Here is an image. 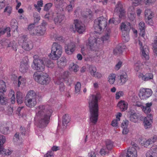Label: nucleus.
<instances>
[{"label": "nucleus", "mask_w": 157, "mask_h": 157, "mask_svg": "<svg viewBox=\"0 0 157 157\" xmlns=\"http://www.w3.org/2000/svg\"><path fill=\"white\" fill-rule=\"evenodd\" d=\"M36 111L35 118L38 121L39 126L40 128L45 127L49 123L52 109L50 107L40 105L36 108Z\"/></svg>", "instance_id": "obj_1"}, {"label": "nucleus", "mask_w": 157, "mask_h": 157, "mask_svg": "<svg viewBox=\"0 0 157 157\" xmlns=\"http://www.w3.org/2000/svg\"><path fill=\"white\" fill-rule=\"evenodd\" d=\"M100 98L98 94L92 95V99L89 102V106L90 113V120L94 124H96L98 119V100Z\"/></svg>", "instance_id": "obj_2"}, {"label": "nucleus", "mask_w": 157, "mask_h": 157, "mask_svg": "<svg viewBox=\"0 0 157 157\" xmlns=\"http://www.w3.org/2000/svg\"><path fill=\"white\" fill-rule=\"evenodd\" d=\"M33 60L31 65L33 69L39 72H42L44 70L45 58H39L37 55L33 56Z\"/></svg>", "instance_id": "obj_3"}, {"label": "nucleus", "mask_w": 157, "mask_h": 157, "mask_svg": "<svg viewBox=\"0 0 157 157\" xmlns=\"http://www.w3.org/2000/svg\"><path fill=\"white\" fill-rule=\"evenodd\" d=\"M36 93L33 90H30L27 94L25 102L26 105L30 108L34 107L36 104Z\"/></svg>", "instance_id": "obj_4"}, {"label": "nucleus", "mask_w": 157, "mask_h": 157, "mask_svg": "<svg viewBox=\"0 0 157 157\" xmlns=\"http://www.w3.org/2000/svg\"><path fill=\"white\" fill-rule=\"evenodd\" d=\"M62 52V48L61 45L56 43H54L50 55V58L53 60L57 59Z\"/></svg>", "instance_id": "obj_5"}, {"label": "nucleus", "mask_w": 157, "mask_h": 157, "mask_svg": "<svg viewBox=\"0 0 157 157\" xmlns=\"http://www.w3.org/2000/svg\"><path fill=\"white\" fill-rule=\"evenodd\" d=\"M18 43L22 48L26 51H29L33 47L32 42L28 40L26 36H22L19 38Z\"/></svg>", "instance_id": "obj_6"}, {"label": "nucleus", "mask_w": 157, "mask_h": 157, "mask_svg": "<svg viewBox=\"0 0 157 157\" xmlns=\"http://www.w3.org/2000/svg\"><path fill=\"white\" fill-rule=\"evenodd\" d=\"M33 76L36 82L42 85H47L48 84L50 81V78L46 74L40 75L35 72L34 73Z\"/></svg>", "instance_id": "obj_7"}, {"label": "nucleus", "mask_w": 157, "mask_h": 157, "mask_svg": "<svg viewBox=\"0 0 157 157\" xmlns=\"http://www.w3.org/2000/svg\"><path fill=\"white\" fill-rule=\"evenodd\" d=\"M106 19L103 17H101L95 19L94 21V27L95 29H99L101 31L106 27Z\"/></svg>", "instance_id": "obj_8"}, {"label": "nucleus", "mask_w": 157, "mask_h": 157, "mask_svg": "<svg viewBox=\"0 0 157 157\" xmlns=\"http://www.w3.org/2000/svg\"><path fill=\"white\" fill-rule=\"evenodd\" d=\"M132 147H129L127 151L126 157H137V150L139 149L137 145L133 142L131 143Z\"/></svg>", "instance_id": "obj_9"}, {"label": "nucleus", "mask_w": 157, "mask_h": 157, "mask_svg": "<svg viewBox=\"0 0 157 157\" xmlns=\"http://www.w3.org/2000/svg\"><path fill=\"white\" fill-rule=\"evenodd\" d=\"M139 44L140 46L142 58L146 60L148 59L149 58V50L148 47L146 45L143 46L142 43L140 40L139 41Z\"/></svg>", "instance_id": "obj_10"}, {"label": "nucleus", "mask_w": 157, "mask_h": 157, "mask_svg": "<svg viewBox=\"0 0 157 157\" xmlns=\"http://www.w3.org/2000/svg\"><path fill=\"white\" fill-rule=\"evenodd\" d=\"M152 94V91L151 89L143 88L140 89L139 96L141 99H144L150 97Z\"/></svg>", "instance_id": "obj_11"}, {"label": "nucleus", "mask_w": 157, "mask_h": 157, "mask_svg": "<svg viewBox=\"0 0 157 157\" xmlns=\"http://www.w3.org/2000/svg\"><path fill=\"white\" fill-rule=\"evenodd\" d=\"M98 38H94L93 39H90L89 40V44L90 49L93 51L98 50L100 45V42L98 41Z\"/></svg>", "instance_id": "obj_12"}, {"label": "nucleus", "mask_w": 157, "mask_h": 157, "mask_svg": "<svg viewBox=\"0 0 157 157\" xmlns=\"http://www.w3.org/2000/svg\"><path fill=\"white\" fill-rule=\"evenodd\" d=\"M74 24L76 30L79 33H82L85 31L86 29L85 27L81 21L78 20H75Z\"/></svg>", "instance_id": "obj_13"}, {"label": "nucleus", "mask_w": 157, "mask_h": 157, "mask_svg": "<svg viewBox=\"0 0 157 157\" xmlns=\"http://www.w3.org/2000/svg\"><path fill=\"white\" fill-rule=\"evenodd\" d=\"M105 146H103L100 151V154L102 155L107 153V150L111 149L113 147V143L109 140H107L105 141Z\"/></svg>", "instance_id": "obj_14"}, {"label": "nucleus", "mask_w": 157, "mask_h": 157, "mask_svg": "<svg viewBox=\"0 0 157 157\" xmlns=\"http://www.w3.org/2000/svg\"><path fill=\"white\" fill-rule=\"evenodd\" d=\"M54 4L59 12L63 10L64 7L66 4L63 0H54Z\"/></svg>", "instance_id": "obj_15"}, {"label": "nucleus", "mask_w": 157, "mask_h": 157, "mask_svg": "<svg viewBox=\"0 0 157 157\" xmlns=\"http://www.w3.org/2000/svg\"><path fill=\"white\" fill-rule=\"evenodd\" d=\"M152 119V116L151 114L148 115L144 118V124L145 129L150 128L151 127Z\"/></svg>", "instance_id": "obj_16"}, {"label": "nucleus", "mask_w": 157, "mask_h": 157, "mask_svg": "<svg viewBox=\"0 0 157 157\" xmlns=\"http://www.w3.org/2000/svg\"><path fill=\"white\" fill-rule=\"evenodd\" d=\"M28 29L30 35L33 36H39L37 26H35L34 24L29 25L28 27Z\"/></svg>", "instance_id": "obj_17"}, {"label": "nucleus", "mask_w": 157, "mask_h": 157, "mask_svg": "<svg viewBox=\"0 0 157 157\" xmlns=\"http://www.w3.org/2000/svg\"><path fill=\"white\" fill-rule=\"evenodd\" d=\"M29 67L28 61L27 60L25 61L23 60L21 63L19 70L22 73H25L27 71Z\"/></svg>", "instance_id": "obj_18"}, {"label": "nucleus", "mask_w": 157, "mask_h": 157, "mask_svg": "<svg viewBox=\"0 0 157 157\" xmlns=\"http://www.w3.org/2000/svg\"><path fill=\"white\" fill-rule=\"evenodd\" d=\"M121 29L122 33L129 32L131 29L130 23L126 22L122 23L121 25Z\"/></svg>", "instance_id": "obj_19"}, {"label": "nucleus", "mask_w": 157, "mask_h": 157, "mask_svg": "<svg viewBox=\"0 0 157 157\" xmlns=\"http://www.w3.org/2000/svg\"><path fill=\"white\" fill-rule=\"evenodd\" d=\"M75 45L73 42H71L67 47H65L66 52L68 55L73 53L75 50Z\"/></svg>", "instance_id": "obj_20"}, {"label": "nucleus", "mask_w": 157, "mask_h": 157, "mask_svg": "<svg viewBox=\"0 0 157 157\" xmlns=\"http://www.w3.org/2000/svg\"><path fill=\"white\" fill-rule=\"evenodd\" d=\"M0 125V132L1 133L5 135H7L10 133L9 128L6 123L2 122Z\"/></svg>", "instance_id": "obj_21"}, {"label": "nucleus", "mask_w": 157, "mask_h": 157, "mask_svg": "<svg viewBox=\"0 0 157 157\" xmlns=\"http://www.w3.org/2000/svg\"><path fill=\"white\" fill-rule=\"evenodd\" d=\"M110 33L111 31L109 29L102 37L101 38H98V41L100 42L99 43L102 45L105 42L108 41L110 37Z\"/></svg>", "instance_id": "obj_22"}, {"label": "nucleus", "mask_w": 157, "mask_h": 157, "mask_svg": "<svg viewBox=\"0 0 157 157\" xmlns=\"http://www.w3.org/2000/svg\"><path fill=\"white\" fill-rule=\"evenodd\" d=\"M115 11L120 13V15L119 16L120 18H121L124 15V10L123 8L122 5L120 2L119 1L117 2L116 6Z\"/></svg>", "instance_id": "obj_23"}, {"label": "nucleus", "mask_w": 157, "mask_h": 157, "mask_svg": "<svg viewBox=\"0 0 157 157\" xmlns=\"http://www.w3.org/2000/svg\"><path fill=\"white\" fill-rule=\"evenodd\" d=\"M118 78V82L121 85L124 84L128 79L127 75L125 72L119 76Z\"/></svg>", "instance_id": "obj_24"}, {"label": "nucleus", "mask_w": 157, "mask_h": 157, "mask_svg": "<svg viewBox=\"0 0 157 157\" xmlns=\"http://www.w3.org/2000/svg\"><path fill=\"white\" fill-rule=\"evenodd\" d=\"M153 75L151 73H147L145 75L140 74L139 76L140 78L145 81H148L152 79L153 78Z\"/></svg>", "instance_id": "obj_25"}, {"label": "nucleus", "mask_w": 157, "mask_h": 157, "mask_svg": "<svg viewBox=\"0 0 157 157\" xmlns=\"http://www.w3.org/2000/svg\"><path fill=\"white\" fill-rule=\"evenodd\" d=\"M128 104L124 101H121L119 102L117 104L121 110L122 111H124L127 110L128 108Z\"/></svg>", "instance_id": "obj_26"}, {"label": "nucleus", "mask_w": 157, "mask_h": 157, "mask_svg": "<svg viewBox=\"0 0 157 157\" xmlns=\"http://www.w3.org/2000/svg\"><path fill=\"white\" fill-rule=\"evenodd\" d=\"M152 105L151 102L147 103L146 104L145 106H141V109L144 113L147 114L151 111V107Z\"/></svg>", "instance_id": "obj_27"}, {"label": "nucleus", "mask_w": 157, "mask_h": 157, "mask_svg": "<svg viewBox=\"0 0 157 157\" xmlns=\"http://www.w3.org/2000/svg\"><path fill=\"white\" fill-rule=\"evenodd\" d=\"M67 60L66 58L65 57H62L57 62V64L59 67L60 68H62L65 66L66 65Z\"/></svg>", "instance_id": "obj_28"}, {"label": "nucleus", "mask_w": 157, "mask_h": 157, "mask_svg": "<svg viewBox=\"0 0 157 157\" xmlns=\"http://www.w3.org/2000/svg\"><path fill=\"white\" fill-rule=\"evenodd\" d=\"M64 19V16L63 15H59L55 17L54 21L56 25H60Z\"/></svg>", "instance_id": "obj_29"}, {"label": "nucleus", "mask_w": 157, "mask_h": 157, "mask_svg": "<svg viewBox=\"0 0 157 157\" xmlns=\"http://www.w3.org/2000/svg\"><path fill=\"white\" fill-rule=\"evenodd\" d=\"M25 95L20 92L18 91L17 93V101L18 104H21L24 100Z\"/></svg>", "instance_id": "obj_30"}, {"label": "nucleus", "mask_w": 157, "mask_h": 157, "mask_svg": "<svg viewBox=\"0 0 157 157\" xmlns=\"http://www.w3.org/2000/svg\"><path fill=\"white\" fill-rule=\"evenodd\" d=\"M153 13L149 9L146 10L145 11V16L148 21L150 20L154 17Z\"/></svg>", "instance_id": "obj_31"}, {"label": "nucleus", "mask_w": 157, "mask_h": 157, "mask_svg": "<svg viewBox=\"0 0 157 157\" xmlns=\"http://www.w3.org/2000/svg\"><path fill=\"white\" fill-rule=\"evenodd\" d=\"M145 23L143 21H141L139 23V28L140 30V34L144 37L145 34Z\"/></svg>", "instance_id": "obj_32"}, {"label": "nucleus", "mask_w": 157, "mask_h": 157, "mask_svg": "<svg viewBox=\"0 0 157 157\" xmlns=\"http://www.w3.org/2000/svg\"><path fill=\"white\" fill-rule=\"evenodd\" d=\"M6 141L5 137L4 136L0 135V154L4 152V149L1 146Z\"/></svg>", "instance_id": "obj_33"}, {"label": "nucleus", "mask_w": 157, "mask_h": 157, "mask_svg": "<svg viewBox=\"0 0 157 157\" xmlns=\"http://www.w3.org/2000/svg\"><path fill=\"white\" fill-rule=\"evenodd\" d=\"M70 121V117L68 114H65L63 117L62 124L63 125L66 126L67 124L69 123Z\"/></svg>", "instance_id": "obj_34"}, {"label": "nucleus", "mask_w": 157, "mask_h": 157, "mask_svg": "<svg viewBox=\"0 0 157 157\" xmlns=\"http://www.w3.org/2000/svg\"><path fill=\"white\" fill-rule=\"evenodd\" d=\"M69 69L71 71H73L75 72H76L78 70L79 67L76 64H75L73 63H72L69 66Z\"/></svg>", "instance_id": "obj_35"}, {"label": "nucleus", "mask_w": 157, "mask_h": 157, "mask_svg": "<svg viewBox=\"0 0 157 157\" xmlns=\"http://www.w3.org/2000/svg\"><path fill=\"white\" fill-rule=\"evenodd\" d=\"M26 82L25 79L21 76H20L15 81V83L17 84L18 87H20L21 85Z\"/></svg>", "instance_id": "obj_36"}, {"label": "nucleus", "mask_w": 157, "mask_h": 157, "mask_svg": "<svg viewBox=\"0 0 157 157\" xmlns=\"http://www.w3.org/2000/svg\"><path fill=\"white\" fill-rule=\"evenodd\" d=\"M37 29H38V32L39 33V36L43 35L46 30V28L45 27L41 26L40 25L37 26Z\"/></svg>", "instance_id": "obj_37"}, {"label": "nucleus", "mask_w": 157, "mask_h": 157, "mask_svg": "<svg viewBox=\"0 0 157 157\" xmlns=\"http://www.w3.org/2000/svg\"><path fill=\"white\" fill-rule=\"evenodd\" d=\"M123 52V50L121 47H117L113 50L114 54L116 55H120Z\"/></svg>", "instance_id": "obj_38"}, {"label": "nucleus", "mask_w": 157, "mask_h": 157, "mask_svg": "<svg viewBox=\"0 0 157 157\" xmlns=\"http://www.w3.org/2000/svg\"><path fill=\"white\" fill-rule=\"evenodd\" d=\"M6 85L5 82L3 80H0V91L4 92H6Z\"/></svg>", "instance_id": "obj_39"}, {"label": "nucleus", "mask_w": 157, "mask_h": 157, "mask_svg": "<svg viewBox=\"0 0 157 157\" xmlns=\"http://www.w3.org/2000/svg\"><path fill=\"white\" fill-rule=\"evenodd\" d=\"M10 25L11 27L15 29V30L17 32V23L16 20L15 19H13L11 20L10 22Z\"/></svg>", "instance_id": "obj_40"}, {"label": "nucleus", "mask_w": 157, "mask_h": 157, "mask_svg": "<svg viewBox=\"0 0 157 157\" xmlns=\"http://www.w3.org/2000/svg\"><path fill=\"white\" fill-rule=\"evenodd\" d=\"M89 72L92 76L94 75V73L96 72L97 69L96 67L93 65L89 66Z\"/></svg>", "instance_id": "obj_41"}, {"label": "nucleus", "mask_w": 157, "mask_h": 157, "mask_svg": "<svg viewBox=\"0 0 157 157\" xmlns=\"http://www.w3.org/2000/svg\"><path fill=\"white\" fill-rule=\"evenodd\" d=\"M129 118L131 121L134 123H136L138 121V117L136 113H134L133 114L130 115Z\"/></svg>", "instance_id": "obj_42"}, {"label": "nucleus", "mask_w": 157, "mask_h": 157, "mask_svg": "<svg viewBox=\"0 0 157 157\" xmlns=\"http://www.w3.org/2000/svg\"><path fill=\"white\" fill-rule=\"evenodd\" d=\"M81 84L79 82H77L75 86V92L76 94L79 93L81 90Z\"/></svg>", "instance_id": "obj_43"}, {"label": "nucleus", "mask_w": 157, "mask_h": 157, "mask_svg": "<svg viewBox=\"0 0 157 157\" xmlns=\"http://www.w3.org/2000/svg\"><path fill=\"white\" fill-rule=\"evenodd\" d=\"M116 75L111 74L109 77V81L110 84H113L115 80Z\"/></svg>", "instance_id": "obj_44"}, {"label": "nucleus", "mask_w": 157, "mask_h": 157, "mask_svg": "<svg viewBox=\"0 0 157 157\" xmlns=\"http://www.w3.org/2000/svg\"><path fill=\"white\" fill-rule=\"evenodd\" d=\"M3 93L0 92V103L3 105L5 104L6 102V99L3 96Z\"/></svg>", "instance_id": "obj_45"}, {"label": "nucleus", "mask_w": 157, "mask_h": 157, "mask_svg": "<svg viewBox=\"0 0 157 157\" xmlns=\"http://www.w3.org/2000/svg\"><path fill=\"white\" fill-rule=\"evenodd\" d=\"M63 82V81H62V80H61L60 79H58L55 82L56 84L59 85L60 90L61 91L63 90H64V85Z\"/></svg>", "instance_id": "obj_46"}, {"label": "nucleus", "mask_w": 157, "mask_h": 157, "mask_svg": "<svg viewBox=\"0 0 157 157\" xmlns=\"http://www.w3.org/2000/svg\"><path fill=\"white\" fill-rule=\"evenodd\" d=\"M129 32L122 33V37L123 40L126 42L128 41L129 39Z\"/></svg>", "instance_id": "obj_47"}, {"label": "nucleus", "mask_w": 157, "mask_h": 157, "mask_svg": "<svg viewBox=\"0 0 157 157\" xmlns=\"http://www.w3.org/2000/svg\"><path fill=\"white\" fill-rule=\"evenodd\" d=\"M44 65L46 64V65L48 67L53 66V64L51 60L47 58H45Z\"/></svg>", "instance_id": "obj_48"}, {"label": "nucleus", "mask_w": 157, "mask_h": 157, "mask_svg": "<svg viewBox=\"0 0 157 157\" xmlns=\"http://www.w3.org/2000/svg\"><path fill=\"white\" fill-rule=\"evenodd\" d=\"M53 4L52 3H49L46 4L44 7V10L45 11H48L52 6Z\"/></svg>", "instance_id": "obj_49"}, {"label": "nucleus", "mask_w": 157, "mask_h": 157, "mask_svg": "<svg viewBox=\"0 0 157 157\" xmlns=\"http://www.w3.org/2000/svg\"><path fill=\"white\" fill-rule=\"evenodd\" d=\"M142 65V63L139 61H138L135 64V70L137 72L138 71L140 70Z\"/></svg>", "instance_id": "obj_50"}, {"label": "nucleus", "mask_w": 157, "mask_h": 157, "mask_svg": "<svg viewBox=\"0 0 157 157\" xmlns=\"http://www.w3.org/2000/svg\"><path fill=\"white\" fill-rule=\"evenodd\" d=\"M21 136L19 135V134L17 133H16L14 135L13 138L14 142H17L18 140H21L22 137Z\"/></svg>", "instance_id": "obj_51"}, {"label": "nucleus", "mask_w": 157, "mask_h": 157, "mask_svg": "<svg viewBox=\"0 0 157 157\" xmlns=\"http://www.w3.org/2000/svg\"><path fill=\"white\" fill-rule=\"evenodd\" d=\"M146 157H156V156L155 155L152 151L150 150L148 151L146 154Z\"/></svg>", "instance_id": "obj_52"}, {"label": "nucleus", "mask_w": 157, "mask_h": 157, "mask_svg": "<svg viewBox=\"0 0 157 157\" xmlns=\"http://www.w3.org/2000/svg\"><path fill=\"white\" fill-rule=\"evenodd\" d=\"M141 144L144 147H147L150 144H152L150 141V139H148L147 140H145L143 141Z\"/></svg>", "instance_id": "obj_53"}, {"label": "nucleus", "mask_w": 157, "mask_h": 157, "mask_svg": "<svg viewBox=\"0 0 157 157\" xmlns=\"http://www.w3.org/2000/svg\"><path fill=\"white\" fill-rule=\"evenodd\" d=\"M12 10V7L10 6H7L4 9V12H7L8 14V15H10L11 13Z\"/></svg>", "instance_id": "obj_54"}, {"label": "nucleus", "mask_w": 157, "mask_h": 157, "mask_svg": "<svg viewBox=\"0 0 157 157\" xmlns=\"http://www.w3.org/2000/svg\"><path fill=\"white\" fill-rule=\"evenodd\" d=\"M123 95L124 93L122 91L117 92L116 94V98L117 99H118L121 97Z\"/></svg>", "instance_id": "obj_55"}, {"label": "nucleus", "mask_w": 157, "mask_h": 157, "mask_svg": "<svg viewBox=\"0 0 157 157\" xmlns=\"http://www.w3.org/2000/svg\"><path fill=\"white\" fill-rule=\"evenodd\" d=\"M7 113L9 115H12L13 113V108L8 106L7 107Z\"/></svg>", "instance_id": "obj_56"}, {"label": "nucleus", "mask_w": 157, "mask_h": 157, "mask_svg": "<svg viewBox=\"0 0 157 157\" xmlns=\"http://www.w3.org/2000/svg\"><path fill=\"white\" fill-rule=\"evenodd\" d=\"M10 92L11 94L10 95H9V96H12L11 98V101L12 104H14L15 103V96L14 95V92L13 91H11Z\"/></svg>", "instance_id": "obj_57"}, {"label": "nucleus", "mask_w": 157, "mask_h": 157, "mask_svg": "<svg viewBox=\"0 0 157 157\" xmlns=\"http://www.w3.org/2000/svg\"><path fill=\"white\" fill-rule=\"evenodd\" d=\"M44 157H54L53 152L52 151H48L44 155Z\"/></svg>", "instance_id": "obj_58"}, {"label": "nucleus", "mask_w": 157, "mask_h": 157, "mask_svg": "<svg viewBox=\"0 0 157 157\" xmlns=\"http://www.w3.org/2000/svg\"><path fill=\"white\" fill-rule=\"evenodd\" d=\"M120 118H118L117 120H114L112 121L111 123V125L113 127H116L117 125V121H120Z\"/></svg>", "instance_id": "obj_59"}, {"label": "nucleus", "mask_w": 157, "mask_h": 157, "mask_svg": "<svg viewBox=\"0 0 157 157\" xmlns=\"http://www.w3.org/2000/svg\"><path fill=\"white\" fill-rule=\"evenodd\" d=\"M71 4L68 5L66 8V10L68 11V12H70L72 11L73 7V5H71Z\"/></svg>", "instance_id": "obj_60"}, {"label": "nucleus", "mask_w": 157, "mask_h": 157, "mask_svg": "<svg viewBox=\"0 0 157 157\" xmlns=\"http://www.w3.org/2000/svg\"><path fill=\"white\" fill-rule=\"evenodd\" d=\"M68 72H65L62 76V78H61L60 79V80H62V81H63L64 79L67 77L68 75Z\"/></svg>", "instance_id": "obj_61"}, {"label": "nucleus", "mask_w": 157, "mask_h": 157, "mask_svg": "<svg viewBox=\"0 0 157 157\" xmlns=\"http://www.w3.org/2000/svg\"><path fill=\"white\" fill-rule=\"evenodd\" d=\"M152 152L155 153V155L157 156V146H153L150 149Z\"/></svg>", "instance_id": "obj_62"}, {"label": "nucleus", "mask_w": 157, "mask_h": 157, "mask_svg": "<svg viewBox=\"0 0 157 157\" xmlns=\"http://www.w3.org/2000/svg\"><path fill=\"white\" fill-rule=\"evenodd\" d=\"M122 64V62L121 61H119V62H118L117 63L116 65L115 69L117 70H119L121 67Z\"/></svg>", "instance_id": "obj_63"}, {"label": "nucleus", "mask_w": 157, "mask_h": 157, "mask_svg": "<svg viewBox=\"0 0 157 157\" xmlns=\"http://www.w3.org/2000/svg\"><path fill=\"white\" fill-rule=\"evenodd\" d=\"M5 0H0V9H2L5 6Z\"/></svg>", "instance_id": "obj_64"}]
</instances>
